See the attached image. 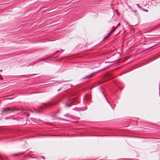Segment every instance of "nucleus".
I'll return each mask as SVG.
<instances>
[{
    "label": "nucleus",
    "instance_id": "nucleus-13",
    "mask_svg": "<svg viewBox=\"0 0 160 160\" xmlns=\"http://www.w3.org/2000/svg\"><path fill=\"white\" fill-rule=\"evenodd\" d=\"M44 59H42L41 60V61H42V60H43Z\"/></svg>",
    "mask_w": 160,
    "mask_h": 160
},
{
    "label": "nucleus",
    "instance_id": "nucleus-9",
    "mask_svg": "<svg viewBox=\"0 0 160 160\" xmlns=\"http://www.w3.org/2000/svg\"><path fill=\"white\" fill-rule=\"evenodd\" d=\"M120 25V24L119 23H118L117 25V27H119Z\"/></svg>",
    "mask_w": 160,
    "mask_h": 160
},
{
    "label": "nucleus",
    "instance_id": "nucleus-8",
    "mask_svg": "<svg viewBox=\"0 0 160 160\" xmlns=\"http://www.w3.org/2000/svg\"><path fill=\"white\" fill-rule=\"evenodd\" d=\"M60 119H61V118H60ZM62 120H63L64 121H69L67 120H66L64 119H62Z\"/></svg>",
    "mask_w": 160,
    "mask_h": 160
},
{
    "label": "nucleus",
    "instance_id": "nucleus-4",
    "mask_svg": "<svg viewBox=\"0 0 160 160\" xmlns=\"http://www.w3.org/2000/svg\"><path fill=\"white\" fill-rule=\"evenodd\" d=\"M9 111H11L12 112H13V111L12 109V108H7L5 109H4L2 110V112H8Z\"/></svg>",
    "mask_w": 160,
    "mask_h": 160
},
{
    "label": "nucleus",
    "instance_id": "nucleus-7",
    "mask_svg": "<svg viewBox=\"0 0 160 160\" xmlns=\"http://www.w3.org/2000/svg\"><path fill=\"white\" fill-rule=\"evenodd\" d=\"M0 79L1 80H3L2 78V77L0 75Z\"/></svg>",
    "mask_w": 160,
    "mask_h": 160
},
{
    "label": "nucleus",
    "instance_id": "nucleus-15",
    "mask_svg": "<svg viewBox=\"0 0 160 160\" xmlns=\"http://www.w3.org/2000/svg\"><path fill=\"white\" fill-rule=\"evenodd\" d=\"M159 57H160V56H159Z\"/></svg>",
    "mask_w": 160,
    "mask_h": 160
},
{
    "label": "nucleus",
    "instance_id": "nucleus-2",
    "mask_svg": "<svg viewBox=\"0 0 160 160\" xmlns=\"http://www.w3.org/2000/svg\"><path fill=\"white\" fill-rule=\"evenodd\" d=\"M64 116L65 117H68L69 118H72V119H74V120H79V118H76L75 116H72L68 114H65L64 115Z\"/></svg>",
    "mask_w": 160,
    "mask_h": 160
},
{
    "label": "nucleus",
    "instance_id": "nucleus-11",
    "mask_svg": "<svg viewBox=\"0 0 160 160\" xmlns=\"http://www.w3.org/2000/svg\"><path fill=\"white\" fill-rule=\"evenodd\" d=\"M21 110H22V111H24V109H22Z\"/></svg>",
    "mask_w": 160,
    "mask_h": 160
},
{
    "label": "nucleus",
    "instance_id": "nucleus-1",
    "mask_svg": "<svg viewBox=\"0 0 160 160\" xmlns=\"http://www.w3.org/2000/svg\"><path fill=\"white\" fill-rule=\"evenodd\" d=\"M74 100H69L66 103V105L67 107H70L74 103Z\"/></svg>",
    "mask_w": 160,
    "mask_h": 160
},
{
    "label": "nucleus",
    "instance_id": "nucleus-12",
    "mask_svg": "<svg viewBox=\"0 0 160 160\" xmlns=\"http://www.w3.org/2000/svg\"><path fill=\"white\" fill-rule=\"evenodd\" d=\"M0 72H2V70H0Z\"/></svg>",
    "mask_w": 160,
    "mask_h": 160
},
{
    "label": "nucleus",
    "instance_id": "nucleus-10",
    "mask_svg": "<svg viewBox=\"0 0 160 160\" xmlns=\"http://www.w3.org/2000/svg\"><path fill=\"white\" fill-rule=\"evenodd\" d=\"M18 155L17 154H15L14 155V156H18Z\"/></svg>",
    "mask_w": 160,
    "mask_h": 160
},
{
    "label": "nucleus",
    "instance_id": "nucleus-5",
    "mask_svg": "<svg viewBox=\"0 0 160 160\" xmlns=\"http://www.w3.org/2000/svg\"><path fill=\"white\" fill-rule=\"evenodd\" d=\"M94 73H92L90 74L89 75H88V76H87L86 78H90L92 77L93 76V75Z\"/></svg>",
    "mask_w": 160,
    "mask_h": 160
},
{
    "label": "nucleus",
    "instance_id": "nucleus-14",
    "mask_svg": "<svg viewBox=\"0 0 160 160\" xmlns=\"http://www.w3.org/2000/svg\"><path fill=\"white\" fill-rule=\"evenodd\" d=\"M28 116H29V114H28Z\"/></svg>",
    "mask_w": 160,
    "mask_h": 160
},
{
    "label": "nucleus",
    "instance_id": "nucleus-6",
    "mask_svg": "<svg viewBox=\"0 0 160 160\" xmlns=\"http://www.w3.org/2000/svg\"><path fill=\"white\" fill-rule=\"evenodd\" d=\"M137 5L138 7L139 8H141V7L139 6V5L138 4H137Z\"/></svg>",
    "mask_w": 160,
    "mask_h": 160
},
{
    "label": "nucleus",
    "instance_id": "nucleus-3",
    "mask_svg": "<svg viewBox=\"0 0 160 160\" xmlns=\"http://www.w3.org/2000/svg\"><path fill=\"white\" fill-rule=\"evenodd\" d=\"M116 28L117 27H113L112 29L111 30V31L108 33V35L105 38H108L109 36L116 29Z\"/></svg>",
    "mask_w": 160,
    "mask_h": 160
}]
</instances>
